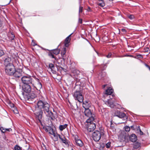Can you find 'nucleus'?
Returning <instances> with one entry per match:
<instances>
[{"label":"nucleus","instance_id":"obj_1","mask_svg":"<svg viewBox=\"0 0 150 150\" xmlns=\"http://www.w3.org/2000/svg\"><path fill=\"white\" fill-rule=\"evenodd\" d=\"M38 107L36 108L34 111L36 118L38 120V121L41 122V119L42 118L43 110L46 115L49 117H51L52 113L50 110L49 104L45 101L39 100L37 103Z\"/></svg>","mask_w":150,"mask_h":150},{"label":"nucleus","instance_id":"obj_2","mask_svg":"<svg viewBox=\"0 0 150 150\" xmlns=\"http://www.w3.org/2000/svg\"><path fill=\"white\" fill-rule=\"evenodd\" d=\"M113 91V90L110 87H109L105 91V93L103 95V96L104 98V99L103 100L105 102V104L111 108L114 107V102L112 100V99H108V100H106L105 98H106L109 97L108 96L111 95Z\"/></svg>","mask_w":150,"mask_h":150},{"label":"nucleus","instance_id":"obj_3","mask_svg":"<svg viewBox=\"0 0 150 150\" xmlns=\"http://www.w3.org/2000/svg\"><path fill=\"white\" fill-rule=\"evenodd\" d=\"M94 120L93 116L89 118L86 121L87 130L88 131L91 132L93 131L96 128V126L93 121Z\"/></svg>","mask_w":150,"mask_h":150},{"label":"nucleus","instance_id":"obj_4","mask_svg":"<svg viewBox=\"0 0 150 150\" xmlns=\"http://www.w3.org/2000/svg\"><path fill=\"white\" fill-rule=\"evenodd\" d=\"M14 65L11 63L6 64L5 67V71L6 73L9 75L12 76L13 72L15 71Z\"/></svg>","mask_w":150,"mask_h":150},{"label":"nucleus","instance_id":"obj_5","mask_svg":"<svg viewBox=\"0 0 150 150\" xmlns=\"http://www.w3.org/2000/svg\"><path fill=\"white\" fill-rule=\"evenodd\" d=\"M73 96L76 100H77L80 103L83 102V98L81 91H76L73 94Z\"/></svg>","mask_w":150,"mask_h":150},{"label":"nucleus","instance_id":"obj_6","mask_svg":"<svg viewBox=\"0 0 150 150\" xmlns=\"http://www.w3.org/2000/svg\"><path fill=\"white\" fill-rule=\"evenodd\" d=\"M33 79L30 76L26 75L21 78V81L24 84H33Z\"/></svg>","mask_w":150,"mask_h":150},{"label":"nucleus","instance_id":"obj_7","mask_svg":"<svg viewBox=\"0 0 150 150\" xmlns=\"http://www.w3.org/2000/svg\"><path fill=\"white\" fill-rule=\"evenodd\" d=\"M101 137V134L98 131H94L93 133V138L95 141L97 142L100 139Z\"/></svg>","mask_w":150,"mask_h":150},{"label":"nucleus","instance_id":"obj_8","mask_svg":"<svg viewBox=\"0 0 150 150\" xmlns=\"http://www.w3.org/2000/svg\"><path fill=\"white\" fill-rule=\"evenodd\" d=\"M32 84H24L22 86L23 90L26 93H29L31 90V85Z\"/></svg>","mask_w":150,"mask_h":150},{"label":"nucleus","instance_id":"obj_9","mask_svg":"<svg viewBox=\"0 0 150 150\" xmlns=\"http://www.w3.org/2000/svg\"><path fill=\"white\" fill-rule=\"evenodd\" d=\"M22 70L21 69H18L15 70L13 72V74L12 75L16 78H19L22 76Z\"/></svg>","mask_w":150,"mask_h":150},{"label":"nucleus","instance_id":"obj_10","mask_svg":"<svg viewBox=\"0 0 150 150\" xmlns=\"http://www.w3.org/2000/svg\"><path fill=\"white\" fill-rule=\"evenodd\" d=\"M85 110L84 112V114L86 116L90 117L93 116V118H94V115L92 114L91 113V110L89 109H85Z\"/></svg>","mask_w":150,"mask_h":150},{"label":"nucleus","instance_id":"obj_11","mask_svg":"<svg viewBox=\"0 0 150 150\" xmlns=\"http://www.w3.org/2000/svg\"><path fill=\"white\" fill-rule=\"evenodd\" d=\"M116 116L120 118H123V120H125L126 121L127 120V117L126 114L123 112H120L118 115H116Z\"/></svg>","mask_w":150,"mask_h":150},{"label":"nucleus","instance_id":"obj_12","mask_svg":"<svg viewBox=\"0 0 150 150\" xmlns=\"http://www.w3.org/2000/svg\"><path fill=\"white\" fill-rule=\"evenodd\" d=\"M37 96L36 92H31L27 96V99L28 100H31L35 98Z\"/></svg>","mask_w":150,"mask_h":150},{"label":"nucleus","instance_id":"obj_13","mask_svg":"<svg viewBox=\"0 0 150 150\" xmlns=\"http://www.w3.org/2000/svg\"><path fill=\"white\" fill-rule=\"evenodd\" d=\"M83 106L85 109H89L90 106V102L89 101H83Z\"/></svg>","mask_w":150,"mask_h":150},{"label":"nucleus","instance_id":"obj_14","mask_svg":"<svg viewBox=\"0 0 150 150\" xmlns=\"http://www.w3.org/2000/svg\"><path fill=\"white\" fill-rule=\"evenodd\" d=\"M75 142L76 144L79 146L82 147L83 146V143L79 139H76V137L75 138Z\"/></svg>","mask_w":150,"mask_h":150},{"label":"nucleus","instance_id":"obj_15","mask_svg":"<svg viewBox=\"0 0 150 150\" xmlns=\"http://www.w3.org/2000/svg\"><path fill=\"white\" fill-rule=\"evenodd\" d=\"M130 140L132 142H135L137 140V137L135 134H132L129 137Z\"/></svg>","mask_w":150,"mask_h":150},{"label":"nucleus","instance_id":"obj_16","mask_svg":"<svg viewBox=\"0 0 150 150\" xmlns=\"http://www.w3.org/2000/svg\"><path fill=\"white\" fill-rule=\"evenodd\" d=\"M0 129L3 133H5L7 132H9L12 131V129L11 128H5L2 127H0Z\"/></svg>","mask_w":150,"mask_h":150},{"label":"nucleus","instance_id":"obj_17","mask_svg":"<svg viewBox=\"0 0 150 150\" xmlns=\"http://www.w3.org/2000/svg\"><path fill=\"white\" fill-rule=\"evenodd\" d=\"M59 139L61 140L63 143L66 144H68V142H67V140L64 136L62 135H59Z\"/></svg>","mask_w":150,"mask_h":150},{"label":"nucleus","instance_id":"obj_18","mask_svg":"<svg viewBox=\"0 0 150 150\" xmlns=\"http://www.w3.org/2000/svg\"><path fill=\"white\" fill-rule=\"evenodd\" d=\"M72 34H71L70 35H69V36H68L66 38L65 40V46L66 47H67L68 46V44L69 42L70 39L69 38L71 36V35Z\"/></svg>","mask_w":150,"mask_h":150},{"label":"nucleus","instance_id":"obj_19","mask_svg":"<svg viewBox=\"0 0 150 150\" xmlns=\"http://www.w3.org/2000/svg\"><path fill=\"white\" fill-rule=\"evenodd\" d=\"M50 133L53 135L54 136V141H56L58 140V137H59V135H60L59 134L57 133H56L54 132L53 131H52V133L50 132Z\"/></svg>","mask_w":150,"mask_h":150},{"label":"nucleus","instance_id":"obj_20","mask_svg":"<svg viewBox=\"0 0 150 150\" xmlns=\"http://www.w3.org/2000/svg\"><path fill=\"white\" fill-rule=\"evenodd\" d=\"M13 64V65H14L17 68H20V67L21 66V64L18 60H15Z\"/></svg>","mask_w":150,"mask_h":150},{"label":"nucleus","instance_id":"obj_21","mask_svg":"<svg viewBox=\"0 0 150 150\" xmlns=\"http://www.w3.org/2000/svg\"><path fill=\"white\" fill-rule=\"evenodd\" d=\"M98 5L101 7H103L105 5V4L103 1L101 0H98V1L97 2Z\"/></svg>","mask_w":150,"mask_h":150},{"label":"nucleus","instance_id":"obj_22","mask_svg":"<svg viewBox=\"0 0 150 150\" xmlns=\"http://www.w3.org/2000/svg\"><path fill=\"white\" fill-rule=\"evenodd\" d=\"M67 124H65L64 125H61L59 126V128L61 131H63L64 129H65L67 126Z\"/></svg>","mask_w":150,"mask_h":150},{"label":"nucleus","instance_id":"obj_23","mask_svg":"<svg viewBox=\"0 0 150 150\" xmlns=\"http://www.w3.org/2000/svg\"><path fill=\"white\" fill-rule=\"evenodd\" d=\"M52 52L53 54L56 55H57L60 52V50L56 49L52 50Z\"/></svg>","mask_w":150,"mask_h":150},{"label":"nucleus","instance_id":"obj_24","mask_svg":"<svg viewBox=\"0 0 150 150\" xmlns=\"http://www.w3.org/2000/svg\"><path fill=\"white\" fill-rule=\"evenodd\" d=\"M11 59L10 57H7L4 60L5 66H6V64L9 63V62L11 61Z\"/></svg>","mask_w":150,"mask_h":150},{"label":"nucleus","instance_id":"obj_25","mask_svg":"<svg viewBox=\"0 0 150 150\" xmlns=\"http://www.w3.org/2000/svg\"><path fill=\"white\" fill-rule=\"evenodd\" d=\"M66 53V48H64L61 52V54L62 56V57L63 59L64 57V56L65 55V54Z\"/></svg>","mask_w":150,"mask_h":150},{"label":"nucleus","instance_id":"obj_26","mask_svg":"<svg viewBox=\"0 0 150 150\" xmlns=\"http://www.w3.org/2000/svg\"><path fill=\"white\" fill-rule=\"evenodd\" d=\"M137 132L139 133L140 135H142L143 134V133L142 132L140 129V126H139L137 129Z\"/></svg>","mask_w":150,"mask_h":150},{"label":"nucleus","instance_id":"obj_27","mask_svg":"<svg viewBox=\"0 0 150 150\" xmlns=\"http://www.w3.org/2000/svg\"><path fill=\"white\" fill-rule=\"evenodd\" d=\"M140 146V144L139 143H135L134 145V148L135 149H137Z\"/></svg>","mask_w":150,"mask_h":150},{"label":"nucleus","instance_id":"obj_28","mask_svg":"<svg viewBox=\"0 0 150 150\" xmlns=\"http://www.w3.org/2000/svg\"><path fill=\"white\" fill-rule=\"evenodd\" d=\"M9 35L10 36H9V39L10 40H12L14 39L15 36L13 34H12V33H11L10 34H9Z\"/></svg>","mask_w":150,"mask_h":150},{"label":"nucleus","instance_id":"obj_29","mask_svg":"<svg viewBox=\"0 0 150 150\" xmlns=\"http://www.w3.org/2000/svg\"><path fill=\"white\" fill-rule=\"evenodd\" d=\"M4 52L1 48L0 47V57L4 55Z\"/></svg>","mask_w":150,"mask_h":150},{"label":"nucleus","instance_id":"obj_30","mask_svg":"<svg viewBox=\"0 0 150 150\" xmlns=\"http://www.w3.org/2000/svg\"><path fill=\"white\" fill-rule=\"evenodd\" d=\"M106 75V74L103 72H102L99 75V77L100 76L102 77H104Z\"/></svg>","mask_w":150,"mask_h":150},{"label":"nucleus","instance_id":"obj_31","mask_svg":"<svg viewBox=\"0 0 150 150\" xmlns=\"http://www.w3.org/2000/svg\"><path fill=\"white\" fill-rule=\"evenodd\" d=\"M111 146V142H109L106 144L105 146L107 148H109Z\"/></svg>","mask_w":150,"mask_h":150},{"label":"nucleus","instance_id":"obj_32","mask_svg":"<svg viewBox=\"0 0 150 150\" xmlns=\"http://www.w3.org/2000/svg\"><path fill=\"white\" fill-rule=\"evenodd\" d=\"M37 87L39 89H40L42 88V85L41 83L39 82H38V83L37 85Z\"/></svg>","mask_w":150,"mask_h":150},{"label":"nucleus","instance_id":"obj_33","mask_svg":"<svg viewBox=\"0 0 150 150\" xmlns=\"http://www.w3.org/2000/svg\"><path fill=\"white\" fill-rule=\"evenodd\" d=\"M49 55L50 57H51L52 58H55L54 56V55L53 53L52 52H50L49 53Z\"/></svg>","mask_w":150,"mask_h":150},{"label":"nucleus","instance_id":"obj_34","mask_svg":"<svg viewBox=\"0 0 150 150\" xmlns=\"http://www.w3.org/2000/svg\"><path fill=\"white\" fill-rule=\"evenodd\" d=\"M15 150H21V147L18 145H16L15 146Z\"/></svg>","mask_w":150,"mask_h":150},{"label":"nucleus","instance_id":"obj_35","mask_svg":"<svg viewBox=\"0 0 150 150\" xmlns=\"http://www.w3.org/2000/svg\"><path fill=\"white\" fill-rule=\"evenodd\" d=\"M130 130V128L128 126H126L125 127V130L127 132H128Z\"/></svg>","mask_w":150,"mask_h":150},{"label":"nucleus","instance_id":"obj_36","mask_svg":"<svg viewBox=\"0 0 150 150\" xmlns=\"http://www.w3.org/2000/svg\"><path fill=\"white\" fill-rule=\"evenodd\" d=\"M49 67L51 69H52L54 67V66L52 64H49Z\"/></svg>","mask_w":150,"mask_h":150},{"label":"nucleus","instance_id":"obj_37","mask_svg":"<svg viewBox=\"0 0 150 150\" xmlns=\"http://www.w3.org/2000/svg\"><path fill=\"white\" fill-rule=\"evenodd\" d=\"M82 10H83V7H81V6H80L79 7V13H82Z\"/></svg>","mask_w":150,"mask_h":150},{"label":"nucleus","instance_id":"obj_38","mask_svg":"<svg viewBox=\"0 0 150 150\" xmlns=\"http://www.w3.org/2000/svg\"><path fill=\"white\" fill-rule=\"evenodd\" d=\"M137 58H143L141 54L137 55Z\"/></svg>","mask_w":150,"mask_h":150},{"label":"nucleus","instance_id":"obj_39","mask_svg":"<svg viewBox=\"0 0 150 150\" xmlns=\"http://www.w3.org/2000/svg\"><path fill=\"white\" fill-rule=\"evenodd\" d=\"M112 54L111 53H110L108 54L106 56V57L108 58H110L111 57Z\"/></svg>","mask_w":150,"mask_h":150},{"label":"nucleus","instance_id":"obj_40","mask_svg":"<svg viewBox=\"0 0 150 150\" xmlns=\"http://www.w3.org/2000/svg\"><path fill=\"white\" fill-rule=\"evenodd\" d=\"M129 18L132 19L134 18V16L133 15H131L129 16Z\"/></svg>","mask_w":150,"mask_h":150},{"label":"nucleus","instance_id":"obj_41","mask_svg":"<svg viewBox=\"0 0 150 150\" xmlns=\"http://www.w3.org/2000/svg\"><path fill=\"white\" fill-rule=\"evenodd\" d=\"M145 65L147 68H148L149 69L150 71V67L148 65L146 64H145Z\"/></svg>","mask_w":150,"mask_h":150},{"label":"nucleus","instance_id":"obj_42","mask_svg":"<svg viewBox=\"0 0 150 150\" xmlns=\"http://www.w3.org/2000/svg\"><path fill=\"white\" fill-rule=\"evenodd\" d=\"M14 112L16 114L18 113V111L16 109H15L14 110Z\"/></svg>","mask_w":150,"mask_h":150},{"label":"nucleus","instance_id":"obj_43","mask_svg":"<svg viewBox=\"0 0 150 150\" xmlns=\"http://www.w3.org/2000/svg\"><path fill=\"white\" fill-rule=\"evenodd\" d=\"M121 30H122V31L124 33H125L126 32V30L124 29H122Z\"/></svg>","mask_w":150,"mask_h":150},{"label":"nucleus","instance_id":"obj_44","mask_svg":"<svg viewBox=\"0 0 150 150\" xmlns=\"http://www.w3.org/2000/svg\"><path fill=\"white\" fill-rule=\"evenodd\" d=\"M10 106L11 107H14V105L12 103H10Z\"/></svg>","mask_w":150,"mask_h":150},{"label":"nucleus","instance_id":"obj_45","mask_svg":"<svg viewBox=\"0 0 150 150\" xmlns=\"http://www.w3.org/2000/svg\"><path fill=\"white\" fill-rule=\"evenodd\" d=\"M82 20L81 19H79V22L80 23H82Z\"/></svg>","mask_w":150,"mask_h":150},{"label":"nucleus","instance_id":"obj_46","mask_svg":"<svg viewBox=\"0 0 150 150\" xmlns=\"http://www.w3.org/2000/svg\"><path fill=\"white\" fill-rule=\"evenodd\" d=\"M2 25V22L1 20H0V27H1Z\"/></svg>","mask_w":150,"mask_h":150},{"label":"nucleus","instance_id":"obj_47","mask_svg":"<svg viewBox=\"0 0 150 150\" xmlns=\"http://www.w3.org/2000/svg\"><path fill=\"white\" fill-rule=\"evenodd\" d=\"M3 146L2 143L0 142V149Z\"/></svg>","mask_w":150,"mask_h":150},{"label":"nucleus","instance_id":"obj_48","mask_svg":"<svg viewBox=\"0 0 150 150\" xmlns=\"http://www.w3.org/2000/svg\"><path fill=\"white\" fill-rule=\"evenodd\" d=\"M107 86V84H105V85H103V86H102V87H103V88H104L105 87Z\"/></svg>","mask_w":150,"mask_h":150},{"label":"nucleus","instance_id":"obj_49","mask_svg":"<svg viewBox=\"0 0 150 150\" xmlns=\"http://www.w3.org/2000/svg\"><path fill=\"white\" fill-rule=\"evenodd\" d=\"M131 128L132 129H134V127L133 126H131Z\"/></svg>","mask_w":150,"mask_h":150},{"label":"nucleus","instance_id":"obj_50","mask_svg":"<svg viewBox=\"0 0 150 150\" xmlns=\"http://www.w3.org/2000/svg\"><path fill=\"white\" fill-rule=\"evenodd\" d=\"M95 51H96V50H95ZM95 51L96 52V53H97L98 54V52H96V51Z\"/></svg>","mask_w":150,"mask_h":150},{"label":"nucleus","instance_id":"obj_51","mask_svg":"<svg viewBox=\"0 0 150 150\" xmlns=\"http://www.w3.org/2000/svg\"><path fill=\"white\" fill-rule=\"evenodd\" d=\"M125 123V122H122L121 123Z\"/></svg>","mask_w":150,"mask_h":150},{"label":"nucleus","instance_id":"obj_52","mask_svg":"<svg viewBox=\"0 0 150 150\" xmlns=\"http://www.w3.org/2000/svg\"><path fill=\"white\" fill-rule=\"evenodd\" d=\"M110 1H113V0H109Z\"/></svg>","mask_w":150,"mask_h":150},{"label":"nucleus","instance_id":"obj_53","mask_svg":"<svg viewBox=\"0 0 150 150\" xmlns=\"http://www.w3.org/2000/svg\"><path fill=\"white\" fill-rule=\"evenodd\" d=\"M89 8V10H90V8Z\"/></svg>","mask_w":150,"mask_h":150}]
</instances>
